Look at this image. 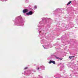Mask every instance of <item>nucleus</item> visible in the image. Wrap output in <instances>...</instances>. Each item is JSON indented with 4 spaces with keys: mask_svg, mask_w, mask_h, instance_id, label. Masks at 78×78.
Listing matches in <instances>:
<instances>
[{
    "mask_svg": "<svg viewBox=\"0 0 78 78\" xmlns=\"http://www.w3.org/2000/svg\"><path fill=\"white\" fill-rule=\"evenodd\" d=\"M60 65H61V67L60 68V70H62L64 69V68H63V67H64V65L63 64H61V63L59 65V66Z\"/></svg>",
    "mask_w": 78,
    "mask_h": 78,
    "instance_id": "2",
    "label": "nucleus"
},
{
    "mask_svg": "<svg viewBox=\"0 0 78 78\" xmlns=\"http://www.w3.org/2000/svg\"><path fill=\"white\" fill-rule=\"evenodd\" d=\"M28 69V67H26L24 68L25 70H26V69Z\"/></svg>",
    "mask_w": 78,
    "mask_h": 78,
    "instance_id": "8",
    "label": "nucleus"
},
{
    "mask_svg": "<svg viewBox=\"0 0 78 78\" xmlns=\"http://www.w3.org/2000/svg\"><path fill=\"white\" fill-rule=\"evenodd\" d=\"M51 63H53V64H56L55 62L54 61H50L49 62V64H51Z\"/></svg>",
    "mask_w": 78,
    "mask_h": 78,
    "instance_id": "5",
    "label": "nucleus"
},
{
    "mask_svg": "<svg viewBox=\"0 0 78 78\" xmlns=\"http://www.w3.org/2000/svg\"><path fill=\"white\" fill-rule=\"evenodd\" d=\"M71 1H70L67 4V5H70V3H71Z\"/></svg>",
    "mask_w": 78,
    "mask_h": 78,
    "instance_id": "6",
    "label": "nucleus"
},
{
    "mask_svg": "<svg viewBox=\"0 0 78 78\" xmlns=\"http://www.w3.org/2000/svg\"><path fill=\"white\" fill-rule=\"evenodd\" d=\"M27 15L29 16V15H32L33 14V12L32 11H30L29 12L26 13Z\"/></svg>",
    "mask_w": 78,
    "mask_h": 78,
    "instance_id": "3",
    "label": "nucleus"
},
{
    "mask_svg": "<svg viewBox=\"0 0 78 78\" xmlns=\"http://www.w3.org/2000/svg\"><path fill=\"white\" fill-rule=\"evenodd\" d=\"M43 47H44V48H45L44 47V46H43Z\"/></svg>",
    "mask_w": 78,
    "mask_h": 78,
    "instance_id": "14",
    "label": "nucleus"
},
{
    "mask_svg": "<svg viewBox=\"0 0 78 78\" xmlns=\"http://www.w3.org/2000/svg\"><path fill=\"white\" fill-rule=\"evenodd\" d=\"M34 8H37V7L36 6H35Z\"/></svg>",
    "mask_w": 78,
    "mask_h": 78,
    "instance_id": "11",
    "label": "nucleus"
},
{
    "mask_svg": "<svg viewBox=\"0 0 78 78\" xmlns=\"http://www.w3.org/2000/svg\"><path fill=\"white\" fill-rule=\"evenodd\" d=\"M37 70H39V68L38 67Z\"/></svg>",
    "mask_w": 78,
    "mask_h": 78,
    "instance_id": "12",
    "label": "nucleus"
},
{
    "mask_svg": "<svg viewBox=\"0 0 78 78\" xmlns=\"http://www.w3.org/2000/svg\"><path fill=\"white\" fill-rule=\"evenodd\" d=\"M59 61H61V60H62L63 59V58H59Z\"/></svg>",
    "mask_w": 78,
    "mask_h": 78,
    "instance_id": "7",
    "label": "nucleus"
},
{
    "mask_svg": "<svg viewBox=\"0 0 78 78\" xmlns=\"http://www.w3.org/2000/svg\"><path fill=\"white\" fill-rule=\"evenodd\" d=\"M28 11V10L27 9H24L23 11V13H26V12H27Z\"/></svg>",
    "mask_w": 78,
    "mask_h": 78,
    "instance_id": "4",
    "label": "nucleus"
},
{
    "mask_svg": "<svg viewBox=\"0 0 78 78\" xmlns=\"http://www.w3.org/2000/svg\"><path fill=\"white\" fill-rule=\"evenodd\" d=\"M64 25V23L62 24V25Z\"/></svg>",
    "mask_w": 78,
    "mask_h": 78,
    "instance_id": "13",
    "label": "nucleus"
},
{
    "mask_svg": "<svg viewBox=\"0 0 78 78\" xmlns=\"http://www.w3.org/2000/svg\"><path fill=\"white\" fill-rule=\"evenodd\" d=\"M59 11H60V12H62L61 10L60 9H59Z\"/></svg>",
    "mask_w": 78,
    "mask_h": 78,
    "instance_id": "10",
    "label": "nucleus"
},
{
    "mask_svg": "<svg viewBox=\"0 0 78 78\" xmlns=\"http://www.w3.org/2000/svg\"><path fill=\"white\" fill-rule=\"evenodd\" d=\"M74 25L72 23H70L69 24H68L66 26V28H67L68 29H70V28L73 27Z\"/></svg>",
    "mask_w": 78,
    "mask_h": 78,
    "instance_id": "1",
    "label": "nucleus"
},
{
    "mask_svg": "<svg viewBox=\"0 0 78 78\" xmlns=\"http://www.w3.org/2000/svg\"><path fill=\"white\" fill-rule=\"evenodd\" d=\"M69 58V59H72V57L70 56Z\"/></svg>",
    "mask_w": 78,
    "mask_h": 78,
    "instance_id": "9",
    "label": "nucleus"
}]
</instances>
